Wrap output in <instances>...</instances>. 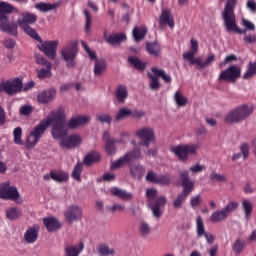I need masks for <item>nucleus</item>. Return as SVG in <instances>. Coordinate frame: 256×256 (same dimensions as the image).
Listing matches in <instances>:
<instances>
[{
    "mask_svg": "<svg viewBox=\"0 0 256 256\" xmlns=\"http://www.w3.org/2000/svg\"><path fill=\"white\" fill-rule=\"evenodd\" d=\"M11 13L19 14V8L13 6V4L5 1H0V31L2 33H8L12 37H17L19 35V27L22 31L26 33L29 37L34 39V41H41V36L37 33L35 28H32L30 25L37 23V15L26 11L21 12L17 19V22H12L9 20Z\"/></svg>",
    "mask_w": 256,
    "mask_h": 256,
    "instance_id": "1",
    "label": "nucleus"
},
{
    "mask_svg": "<svg viewBox=\"0 0 256 256\" xmlns=\"http://www.w3.org/2000/svg\"><path fill=\"white\" fill-rule=\"evenodd\" d=\"M51 135L53 139L60 141L61 147H65V111L63 109H58L51 111L49 115L41 120L38 125L34 127L32 133L36 138L41 139L48 127H51Z\"/></svg>",
    "mask_w": 256,
    "mask_h": 256,
    "instance_id": "2",
    "label": "nucleus"
},
{
    "mask_svg": "<svg viewBox=\"0 0 256 256\" xmlns=\"http://www.w3.org/2000/svg\"><path fill=\"white\" fill-rule=\"evenodd\" d=\"M190 47H191L190 52L183 53V59L185 61H189L190 65H196V69H198V71H201L206 67H209L211 63L215 61V54L208 55V57L204 62H203V58L201 57L195 58V55L199 53V42H197V40L192 38L190 40Z\"/></svg>",
    "mask_w": 256,
    "mask_h": 256,
    "instance_id": "3",
    "label": "nucleus"
},
{
    "mask_svg": "<svg viewBox=\"0 0 256 256\" xmlns=\"http://www.w3.org/2000/svg\"><path fill=\"white\" fill-rule=\"evenodd\" d=\"M157 189L149 188L146 190V197L148 199L147 204L148 207L152 210L154 217L159 219L163 213L161 212V207H165L167 204V198L165 196H159L155 201V197H157Z\"/></svg>",
    "mask_w": 256,
    "mask_h": 256,
    "instance_id": "4",
    "label": "nucleus"
},
{
    "mask_svg": "<svg viewBox=\"0 0 256 256\" xmlns=\"http://www.w3.org/2000/svg\"><path fill=\"white\" fill-rule=\"evenodd\" d=\"M253 113V106L247 104L238 106L230 111L224 118L225 123H241Z\"/></svg>",
    "mask_w": 256,
    "mask_h": 256,
    "instance_id": "5",
    "label": "nucleus"
},
{
    "mask_svg": "<svg viewBox=\"0 0 256 256\" xmlns=\"http://www.w3.org/2000/svg\"><path fill=\"white\" fill-rule=\"evenodd\" d=\"M199 149V144H179L173 146L170 151L171 153H174L180 161H187L189 155H195Z\"/></svg>",
    "mask_w": 256,
    "mask_h": 256,
    "instance_id": "6",
    "label": "nucleus"
},
{
    "mask_svg": "<svg viewBox=\"0 0 256 256\" xmlns=\"http://www.w3.org/2000/svg\"><path fill=\"white\" fill-rule=\"evenodd\" d=\"M77 55H79V42L77 40H72L68 42L65 48L66 67L70 69L77 67Z\"/></svg>",
    "mask_w": 256,
    "mask_h": 256,
    "instance_id": "7",
    "label": "nucleus"
},
{
    "mask_svg": "<svg viewBox=\"0 0 256 256\" xmlns=\"http://www.w3.org/2000/svg\"><path fill=\"white\" fill-rule=\"evenodd\" d=\"M21 91H23V81L20 78L0 83V93L4 92L7 95H17Z\"/></svg>",
    "mask_w": 256,
    "mask_h": 256,
    "instance_id": "8",
    "label": "nucleus"
},
{
    "mask_svg": "<svg viewBox=\"0 0 256 256\" xmlns=\"http://www.w3.org/2000/svg\"><path fill=\"white\" fill-rule=\"evenodd\" d=\"M21 195L15 186H11V182L7 181L0 184V199L5 201H17Z\"/></svg>",
    "mask_w": 256,
    "mask_h": 256,
    "instance_id": "9",
    "label": "nucleus"
},
{
    "mask_svg": "<svg viewBox=\"0 0 256 256\" xmlns=\"http://www.w3.org/2000/svg\"><path fill=\"white\" fill-rule=\"evenodd\" d=\"M140 158H141V150L133 149L132 151L126 153L124 156H122L118 160L114 161L110 169L112 171H115V169H121V167H124V165H128V163H131V161H135Z\"/></svg>",
    "mask_w": 256,
    "mask_h": 256,
    "instance_id": "10",
    "label": "nucleus"
},
{
    "mask_svg": "<svg viewBox=\"0 0 256 256\" xmlns=\"http://www.w3.org/2000/svg\"><path fill=\"white\" fill-rule=\"evenodd\" d=\"M36 41L41 43L39 46L40 51H42V53H44L48 59L55 61V57H57V47L59 46V42L57 40L43 41L41 38L40 40Z\"/></svg>",
    "mask_w": 256,
    "mask_h": 256,
    "instance_id": "11",
    "label": "nucleus"
},
{
    "mask_svg": "<svg viewBox=\"0 0 256 256\" xmlns=\"http://www.w3.org/2000/svg\"><path fill=\"white\" fill-rule=\"evenodd\" d=\"M241 77V68L237 65H231L219 75V81H231L235 83Z\"/></svg>",
    "mask_w": 256,
    "mask_h": 256,
    "instance_id": "12",
    "label": "nucleus"
},
{
    "mask_svg": "<svg viewBox=\"0 0 256 256\" xmlns=\"http://www.w3.org/2000/svg\"><path fill=\"white\" fill-rule=\"evenodd\" d=\"M136 135L141 139L140 144L144 147H149V145L155 141V130H153V128H141L136 132Z\"/></svg>",
    "mask_w": 256,
    "mask_h": 256,
    "instance_id": "13",
    "label": "nucleus"
},
{
    "mask_svg": "<svg viewBox=\"0 0 256 256\" xmlns=\"http://www.w3.org/2000/svg\"><path fill=\"white\" fill-rule=\"evenodd\" d=\"M65 219L70 225L75 221H81L83 219V208L79 205L69 206L65 213Z\"/></svg>",
    "mask_w": 256,
    "mask_h": 256,
    "instance_id": "14",
    "label": "nucleus"
},
{
    "mask_svg": "<svg viewBox=\"0 0 256 256\" xmlns=\"http://www.w3.org/2000/svg\"><path fill=\"white\" fill-rule=\"evenodd\" d=\"M180 179L183 187L182 194L189 197L195 190V181L189 179V171L187 170L180 172Z\"/></svg>",
    "mask_w": 256,
    "mask_h": 256,
    "instance_id": "15",
    "label": "nucleus"
},
{
    "mask_svg": "<svg viewBox=\"0 0 256 256\" xmlns=\"http://www.w3.org/2000/svg\"><path fill=\"white\" fill-rule=\"evenodd\" d=\"M57 97V89L50 88L47 90H43L37 94V101L42 105H49L52 101H55Z\"/></svg>",
    "mask_w": 256,
    "mask_h": 256,
    "instance_id": "16",
    "label": "nucleus"
},
{
    "mask_svg": "<svg viewBox=\"0 0 256 256\" xmlns=\"http://www.w3.org/2000/svg\"><path fill=\"white\" fill-rule=\"evenodd\" d=\"M235 7H237V0H227L224 10L222 12V19L225 22L235 19Z\"/></svg>",
    "mask_w": 256,
    "mask_h": 256,
    "instance_id": "17",
    "label": "nucleus"
},
{
    "mask_svg": "<svg viewBox=\"0 0 256 256\" xmlns=\"http://www.w3.org/2000/svg\"><path fill=\"white\" fill-rule=\"evenodd\" d=\"M159 25L160 27H165V25H168L170 29L175 27V18H173V15H171V10L162 8L161 15L159 17Z\"/></svg>",
    "mask_w": 256,
    "mask_h": 256,
    "instance_id": "18",
    "label": "nucleus"
},
{
    "mask_svg": "<svg viewBox=\"0 0 256 256\" xmlns=\"http://www.w3.org/2000/svg\"><path fill=\"white\" fill-rule=\"evenodd\" d=\"M43 225L46 227V230L48 233H53L54 231H59L61 227H63V224L59 221V219L49 216L43 218Z\"/></svg>",
    "mask_w": 256,
    "mask_h": 256,
    "instance_id": "19",
    "label": "nucleus"
},
{
    "mask_svg": "<svg viewBox=\"0 0 256 256\" xmlns=\"http://www.w3.org/2000/svg\"><path fill=\"white\" fill-rule=\"evenodd\" d=\"M39 225L29 227L24 233V241L29 244H33L39 239Z\"/></svg>",
    "mask_w": 256,
    "mask_h": 256,
    "instance_id": "20",
    "label": "nucleus"
},
{
    "mask_svg": "<svg viewBox=\"0 0 256 256\" xmlns=\"http://www.w3.org/2000/svg\"><path fill=\"white\" fill-rule=\"evenodd\" d=\"M90 121L91 118L89 116H76L69 120L66 127H68V129H77V127L87 125Z\"/></svg>",
    "mask_w": 256,
    "mask_h": 256,
    "instance_id": "21",
    "label": "nucleus"
},
{
    "mask_svg": "<svg viewBox=\"0 0 256 256\" xmlns=\"http://www.w3.org/2000/svg\"><path fill=\"white\" fill-rule=\"evenodd\" d=\"M225 29L228 33H238V35H247V29H241L237 26L236 18H232L224 22Z\"/></svg>",
    "mask_w": 256,
    "mask_h": 256,
    "instance_id": "22",
    "label": "nucleus"
},
{
    "mask_svg": "<svg viewBox=\"0 0 256 256\" xmlns=\"http://www.w3.org/2000/svg\"><path fill=\"white\" fill-rule=\"evenodd\" d=\"M83 143V139L79 134H71L69 136H66L65 139V148L66 149H75L76 147H79Z\"/></svg>",
    "mask_w": 256,
    "mask_h": 256,
    "instance_id": "23",
    "label": "nucleus"
},
{
    "mask_svg": "<svg viewBox=\"0 0 256 256\" xmlns=\"http://www.w3.org/2000/svg\"><path fill=\"white\" fill-rule=\"evenodd\" d=\"M146 51L148 55H151L152 57H161V44L159 42H147L146 43Z\"/></svg>",
    "mask_w": 256,
    "mask_h": 256,
    "instance_id": "24",
    "label": "nucleus"
},
{
    "mask_svg": "<svg viewBox=\"0 0 256 256\" xmlns=\"http://www.w3.org/2000/svg\"><path fill=\"white\" fill-rule=\"evenodd\" d=\"M103 139L106 141V153H108V155H115V153H117V148H115V143H117V141L109 138V132H104Z\"/></svg>",
    "mask_w": 256,
    "mask_h": 256,
    "instance_id": "25",
    "label": "nucleus"
},
{
    "mask_svg": "<svg viewBox=\"0 0 256 256\" xmlns=\"http://www.w3.org/2000/svg\"><path fill=\"white\" fill-rule=\"evenodd\" d=\"M104 39L109 45H119L120 43H123V41L127 40V36L123 33L109 35V36L105 34Z\"/></svg>",
    "mask_w": 256,
    "mask_h": 256,
    "instance_id": "26",
    "label": "nucleus"
},
{
    "mask_svg": "<svg viewBox=\"0 0 256 256\" xmlns=\"http://www.w3.org/2000/svg\"><path fill=\"white\" fill-rule=\"evenodd\" d=\"M83 249H85V243L80 241L76 246H68L65 249L66 256H79L83 253Z\"/></svg>",
    "mask_w": 256,
    "mask_h": 256,
    "instance_id": "27",
    "label": "nucleus"
},
{
    "mask_svg": "<svg viewBox=\"0 0 256 256\" xmlns=\"http://www.w3.org/2000/svg\"><path fill=\"white\" fill-rule=\"evenodd\" d=\"M130 174L133 179H141L145 175V166L141 164H133L130 166Z\"/></svg>",
    "mask_w": 256,
    "mask_h": 256,
    "instance_id": "28",
    "label": "nucleus"
},
{
    "mask_svg": "<svg viewBox=\"0 0 256 256\" xmlns=\"http://www.w3.org/2000/svg\"><path fill=\"white\" fill-rule=\"evenodd\" d=\"M111 193L114 195V197H119V199H122V201H131V199H133V194L125 190H121L118 187L112 188Z\"/></svg>",
    "mask_w": 256,
    "mask_h": 256,
    "instance_id": "29",
    "label": "nucleus"
},
{
    "mask_svg": "<svg viewBox=\"0 0 256 256\" xmlns=\"http://www.w3.org/2000/svg\"><path fill=\"white\" fill-rule=\"evenodd\" d=\"M107 71V61L105 59L96 60L94 64V75L101 77Z\"/></svg>",
    "mask_w": 256,
    "mask_h": 256,
    "instance_id": "30",
    "label": "nucleus"
},
{
    "mask_svg": "<svg viewBox=\"0 0 256 256\" xmlns=\"http://www.w3.org/2000/svg\"><path fill=\"white\" fill-rule=\"evenodd\" d=\"M131 115H133V110L128 108H122L116 114L114 121L115 123H120V121H125V119L131 117Z\"/></svg>",
    "mask_w": 256,
    "mask_h": 256,
    "instance_id": "31",
    "label": "nucleus"
},
{
    "mask_svg": "<svg viewBox=\"0 0 256 256\" xmlns=\"http://www.w3.org/2000/svg\"><path fill=\"white\" fill-rule=\"evenodd\" d=\"M84 164H86L88 167L93 165V163H97L101 161V154L98 152H90L84 157Z\"/></svg>",
    "mask_w": 256,
    "mask_h": 256,
    "instance_id": "32",
    "label": "nucleus"
},
{
    "mask_svg": "<svg viewBox=\"0 0 256 256\" xmlns=\"http://www.w3.org/2000/svg\"><path fill=\"white\" fill-rule=\"evenodd\" d=\"M246 247H247V242H245V240L241 238L236 239L234 244L232 245V249L235 255H241V253L245 251Z\"/></svg>",
    "mask_w": 256,
    "mask_h": 256,
    "instance_id": "33",
    "label": "nucleus"
},
{
    "mask_svg": "<svg viewBox=\"0 0 256 256\" xmlns=\"http://www.w3.org/2000/svg\"><path fill=\"white\" fill-rule=\"evenodd\" d=\"M21 217V209L19 207H10L6 210V218L9 221H17Z\"/></svg>",
    "mask_w": 256,
    "mask_h": 256,
    "instance_id": "34",
    "label": "nucleus"
},
{
    "mask_svg": "<svg viewBox=\"0 0 256 256\" xmlns=\"http://www.w3.org/2000/svg\"><path fill=\"white\" fill-rule=\"evenodd\" d=\"M229 216L226 214L225 210H218L212 213L210 216V220L212 223H221V221H225Z\"/></svg>",
    "mask_w": 256,
    "mask_h": 256,
    "instance_id": "35",
    "label": "nucleus"
},
{
    "mask_svg": "<svg viewBox=\"0 0 256 256\" xmlns=\"http://www.w3.org/2000/svg\"><path fill=\"white\" fill-rule=\"evenodd\" d=\"M128 62L134 69H137V71H143L147 67V63L141 61L138 57H128Z\"/></svg>",
    "mask_w": 256,
    "mask_h": 256,
    "instance_id": "36",
    "label": "nucleus"
},
{
    "mask_svg": "<svg viewBox=\"0 0 256 256\" xmlns=\"http://www.w3.org/2000/svg\"><path fill=\"white\" fill-rule=\"evenodd\" d=\"M145 35H147V27H134L133 37L135 41H143V39H145Z\"/></svg>",
    "mask_w": 256,
    "mask_h": 256,
    "instance_id": "37",
    "label": "nucleus"
},
{
    "mask_svg": "<svg viewBox=\"0 0 256 256\" xmlns=\"http://www.w3.org/2000/svg\"><path fill=\"white\" fill-rule=\"evenodd\" d=\"M128 97L127 87L120 85L116 89V99L118 103H123Z\"/></svg>",
    "mask_w": 256,
    "mask_h": 256,
    "instance_id": "38",
    "label": "nucleus"
},
{
    "mask_svg": "<svg viewBox=\"0 0 256 256\" xmlns=\"http://www.w3.org/2000/svg\"><path fill=\"white\" fill-rule=\"evenodd\" d=\"M242 209L244 211L246 219H249V217H251V213H253V203L251 202V200H242Z\"/></svg>",
    "mask_w": 256,
    "mask_h": 256,
    "instance_id": "39",
    "label": "nucleus"
},
{
    "mask_svg": "<svg viewBox=\"0 0 256 256\" xmlns=\"http://www.w3.org/2000/svg\"><path fill=\"white\" fill-rule=\"evenodd\" d=\"M97 251L100 255L104 256L115 255V249L110 248L107 244L98 245Z\"/></svg>",
    "mask_w": 256,
    "mask_h": 256,
    "instance_id": "40",
    "label": "nucleus"
},
{
    "mask_svg": "<svg viewBox=\"0 0 256 256\" xmlns=\"http://www.w3.org/2000/svg\"><path fill=\"white\" fill-rule=\"evenodd\" d=\"M45 67L46 68H42L38 70L37 72L38 79H49V77H51V69L53 67V64H48Z\"/></svg>",
    "mask_w": 256,
    "mask_h": 256,
    "instance_id": "41",
    "label": "nucleus"
},
{
    "mask_svg": "<svg viewBox=\"0 0 256 256\" xmlns=\"http://www.w3.org/2000/svg\"><path fill=\"white\" fill-rule=\"evenodd\" d=\"M255 75H256V61L250 62L248 64V68L243 75V79H251L252 77H255Z\"/></svg>",
    "mask_w": 256,
    "mask_h": 256,
    "instance_id": "42",
    "label": "nucleus"
},
{
    "mask_svg": "<svg viewBox=\"0 0 256 256\" xmlns=\"http://www.w3.org/2000/svg\"><path fill=\"white\" fill-rule=\"evenodd\" d=\"M175 103L178 105V107H185L187 103H189V100L187 97L183 96V94L180 91H177L174 95Z\"/></svg>",
    "mask_w": 256,
    "mask_h": 256,
    "instance_id": "43",
    "label": "nucleus"
},
{
    "mask_svg": "<svg viewBox=\"0 0 256 256\" xmlns=\"http://www.w3.org/2000/svg\"><path fill=\"white\" fill-rule=\"evenodd\" d=\"M197 237H203L207 232L205 231V224L201 216L197 217L196 220Z\"/></svg>",
    "mask_w": 256,
    "mask_h": 256,
    "instance_id": "44",
    "label": "nucleus"
},
{
    "mask_svg": "<svg viewBox=\"0 0 256 256\" xmlns=\"http://www.w3.org/2000/svg\"><path fill=\"white\" fill-rule=\"evenodd\" d=\"M139 233L141 237H149L151 235V226L147 222H140Z\"/></svg>",
    "mask_w": 256,
    "mask_h": 256,
    "instance_id": "45",
    "label": "nucleus"
},
{
    "mask_svg": "<svg viewBox=\"0 0 256 256\" xmlns=\"http://www.w3.org/2000/svg\"><path fill=\"white\" fill-rule=\"evenodd\" d=\"M148 77L149 79H151L149 83L150 89H152V91H158V89H160L161 87V84L159 83V78H157V76L153 75L150 72H148Z\"/></svg>",
    "mask_w": 256,
    "mask_h": 256,
    "instance_id": "46",
    "label": "nucleus"
},
{
    "mask_svg": "<svg viewBox=\"0 0 256 256\" xmlns=\"http://www.w3.org/2000/svg\"><path fill=\"white\" fill-rule=\"evenodd\" d=\"M35 7L36 9H38V11H41L42 13H47V11H53V9H55V4L40 2L37 3Z\"/></svg>",
    "mask_w": 256,
    "mask_h": 256,
    "instance_id": "47",
    "label": "nucleus"
},
{
    "mask_svg": "<svg viewBox=\"0 0 256 256\" xmlns=\"http://www.w3.org/2000/svg\"><path fill=\"white\" fill-rule=\"evenodd\" d=\"M187 197L188 196L183 194L182 192L178 194L176 199L173 201V207L175 209H181V207H183V203H185V201L187 200Z\"/></svg>",
    "mask_w": 256,
    "mask_h": 256,
    "instance_id": "48",
    "label": "nucleus"
},
{
    "mask_svg": "<svg viewBox=\"0 0 256 256\" xmlns=\"http://www.w3.org/2000/svg\"><path fill=\"white\" fill-rule=\"evenodd\" d=\"M50 177H51V179H53V181H56L57 183H63V181H65V172L51 171Z\"/></svg>",
    "mask_w": 256,
    "mask_h": 256,
    "instance_id": "49",
    "label": "nucleus"
},
{
    "mask_svg": "<svg viewBox=\"0 0 256 256\" xmlns=\"http://www.w3.org/2000/svg\"><path fill=\"white\" fill-rule=\"evenodd\" d=\"M23 135V129L21 127H17L13 131V136H14V143L16 145H23V140L21 139Z\"/></svg>",
    "mask_w": 256,
    "mask_h": 256,
    "instance_id": "50",
    "label": "nucleus"
},
{
    "mask_svg": "<svg viewBox=\"0 0 256 256\" xmlns=\"http://www.w3.org/2000/svg\"><path fill=\"white\" fill-rule=\"evenodd\" d=\"M83 171V164L82 163H77L74 167L72 177L76 181H81V173Z\"/></svg>",
    "mask_w": 256,
    "mask_h": 256,
    "instance_id": "51",
    "label": "nucleus"
},
{
    "mask_svg": "<svg viewBox=\"0 0 256 256\" xmlns=\"http://www.w3.org/2000/svg\"><path fill=\"white\" fill-rule=\"evenodd\" d=\"M37 143H39V139L35 137L33 132H31L26 140L27 149H31V148L35 147V145H37Z\"/></svg>",
    "mask_w": 256,
    "mask_h": 256,
    "instance_id": "52",
    "label": "nucleus"
},
{
    "mask_svg": "<svg viewBox=\"0 0 256 256\" xmlns=\"http://www.w3.org/2000/svg\"><path fill=\"white\" fill-rule=\"evenodd\" d=\"M210 180L217 181V183H225V181H227V176L216 172H212L210 174Z\"/></svg>",
    "mask_w": 256,
    "mask_h": 256,
    "instance_id": "53",
    "label": "nucleus"
},
{
    "mask_svg": "<svg viewBox=\"0 0 256 256\" xmlns=\"http://www.w3.org/2000/svg\"><path fill=\"white\" fill-rule=\"evenodd\" d=\"M239 207V203L236 201L229 202L224 208V212L229 216L230 213H233Z\"/></svg>",
    "mask_w": 256,
    "mask_h": 256,
    "instance_id": "54",
    "label": "nucleus"
},
{
    "mask_svg": "<svg viewBox=\"0 0 256 256\" xmlns=\"http://www.w3.org/2000/svg\"><path fill=\"white\" fill-rule=\"evenodd\" d=\"M96 118L100 123H107L108 125L113 121V117L110 114H97Z\"/></svg>",
    "mask_w": 256,
    "mask_h": 256,
    "instance_id": "55",
    "label": "nucleus"
},
{
    "mask_svg": "<svg viewBox=\"0 0 256 256\" xmlns=\"http://www.w3.org/2000/svg\"><path fill=\"white\" fill-rule=\"evenodd\" d=\"M158 185H166L169 186L171 185V179L169 178V176H165V175H158L157 178V182Z\"/></svg>",
    "mask_w": 256,
    "mask_h": 256,
    "instance_id": "56",
    "label": "nucleus"
},
{
    "mask_svg": "<svg viewBox=\"0 0 256 256\" xmlns=\"http://www.w3.org/2000/svg\"><path fill=\"white\" fill-rule=\"evenodd\" d=\"M158 178L159 175L153 171H149L146 175V181H148V183H157Z\"/></svg>",
    "mask_w": 256,
    "mask_h": 256,
    "instance_id": "57",
    "label": "nucleus"
},
{
    "mask_svg": "<svg viewBox=\"0 0 256 256\" xmlns=\"http://www.w3.org/2000/svg\"><path fill=\"white\" fill-rule=\"evenodd\" d=\"M20 115H31L33 113V107L29 105H23L19 110Z\"/></svg>",
    "mask_w": 256,
    "mask_h": 256,
    "instance_id": "58",
    "label": "nucleus"
},
{
    "mask_svg": "<svg viewBox=\"0 0 256 256\" xmlns=\"http://www.w3.org/2000/svg\"><path fill=\"white\" fill-rule=\"evenodd\" d=\"M242 26L245 27L247 31H255V24L245 18L242 19Z\"/></svg>",
    "mask_w": 256,
    "mask_h": 256,
    "instance_id": "59",
    "label": "nucleus"
},
{
    "mask_svg": "<svg viewBox=\"0 0 256 256\" xmlns=\"http://www.w3.org/2000/svg\"><path fill=\"white\" fill-rule=\"evenodd\" d=\"M201 201H203V199H201V195L194 196L190 200V205L193 208L199 207V205H201Z\"/></svg>",
    "mask_w": 256,
    "mask_h": 256,
    "instance_id": "60",
    "label": "nucleus"
},
{
    "mask_svg": "<svg viewBox=\"0 0 256 256\" xmlns=\"http://www.w3.org/2000/svg\"><path fill=\"white\" fill-rule=\"evenodd\" d=\"M240 151L242 153L243 158L247 159L249 157V144L247 143L241 144Z\"/></svg>",
    "mask_w": 256,
    "mask_h": 256,
    "instance_id": "61",
    "label": "nucleus"
},
{
    "mask_svg": "<svg viewBox=\"0 0 256 256\" xmlns=\"http://www.w3.org/2000/svg\"><path fill=\"white\" fill-rule=\"evenodd\" d=\"M35 61H36L37 65H43L44 67L47 66V65H51V62H48L46 60V58L43 57V56L36 55L35 56Z\"/></svg>",
    "mask_w": 256,
    "mask_h": 256,
    "instance_id": "62",
    "label": "nucleus"
},
{
    "mask_svg": "<svg viewBox=\"0 0 256 256\" xmlns=\"http://www.w3.org/2000/svg\"><path fill=\"white\" fill-rule=\"evenodd\" d=\"M3 45L6 49H15L17 42L11 38H8L3 42Z\"/></svg>",
    "mask_w": 256,
    "mask_h": 256,
    "instance_id": "63",
    "label": "nucleus"
},
{
    "mask_svg": "<svg viewBox=\"0 0 256 256\" xmlns=\"http://www.w3.org/2000/svg\"><path fill=\"white\" fill-rule=\"evenodd\" d=\"M243 41L244 43H249L250 45L256 43V34L245 35Z\"/></svg>",
    "mask_w": 256,
    "mask_h": 256,
    "instance_id": "64",
    "label": "nucleus"
}]
</instances>
